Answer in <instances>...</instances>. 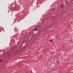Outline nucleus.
Returning a JSON list of instances; mask_svg holds the SVG:
<instances>
[{
  "instance_id": "39448f33",
  "label": "nucleus",
  "mask_w": 73,
  "mask_h": 73,
  "mask_svg": "<svg viewBox=\"0 0 73 73\" xmlns=\"http://www.w3.org/2000/svg\"><path fill=\"white\" fill-rule=\"evenodd\" d=\"M53 10H54V8L53 9Z\"/></svg>"
},
{
  "instance_id": "7ed1b4c3",
  "label": "nucleus",
  "mask_w": 73,
  "mask_h": 73,
  "mask_svg": "<svg viewBox=\"0 0 73 73\" xmlns=\"http://www.w3.org/2000/svg\"><path fill=\"white\" fill-rule=\"evenodd\" d=\"M35 31H37V29H34Z\"/></svg>"
},
{
  "instance_id": "423d86ee",
  "label": "nucleus",
  "mask_w": 73,
  "mask_h": 73,
  "mask_svg": "<svg viewBox=\"0 0 73 73\" xmlns=\"http://www.w3.org/2000/svg\"><path fill=\"white\" fill-rule=\"evenodd\" d=\"M31 72L32 73V71H31Z\"/></svg>"
},
{
  "instance_id": "f257e3e1",
  "label": "nucleus",
  "mask_w": 73,
  "mask_h": 73,
  "mask_svg": "<svg viewBox=\"0 0 73 73\" xmlns=\"http://www.w3.org/2000/svg\"><path fill=\"white\" fill-rule=\"evenodd\" d=\"M49 41H50V42H52L53 41V40H50Z\"/></svg>"
},
{
  "instance_id": "f03ea898",
  "label": "nucleus",
  "mask_w": 73,
  "mask_h": 73,
  "mask_svg": "<svg viewBox=\"0 0 73 73\" xmlns=\"http://www.w3.org/2000/svg\"><path fill=\"white\" fill-rule=\"evenodd\" d=\"M61 8H63L64 7V5H62L61 6Z\"/></svg>"
},
{
  "instance_id": "20e7f679",
  "label": "nucleus",
  "mask_w": 73,
  "mask_h": 73,
  "mask_svg": "<svg viewBox=\"0 0 73 73\" xmlns=\"http://www.w3.org/2000/svg\"><path fill=\"white\" fill-rule=\"evenodd\" d=\"M1 60H0V62H1Z\"/></svg>"
},
{
  "instance_id": "0eeeda50",
  "label": "nucleus",
  "mask_w": 73,
  "mask_h": 73,
  "mask_svg": "<svg viewBox=\"0 0 73 73\" xmlns=\"http://www.w3.org/2000/svg\"><path fill=\"white\" fill-rule=\"evenodd\" d=\"M54 56H55V57H56V55H55Z\"/></svg>"
}]
</instances>
